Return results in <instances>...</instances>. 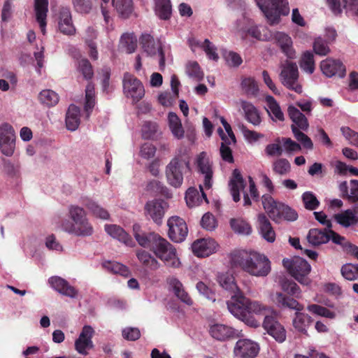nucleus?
<instances>
[{"label": "nucleus", "instance_id": "obj_1", "mask_svg": "<svg viewBox=\"0 0 358 358\" xmlns=\"http://www.w3.org/2000/svg\"><path fill=\"white\" fill-rule=\"evenodd\" d=\"M218 281L222 287L234 292L227 303L229 311L248 326L254 328L259 327V322L252 314L264 313L267 308L259 301L247 298L236 285L232 275L222 274L218 277Z\"/></svg>", "mask_w": 358, "mask_h": 358}, {"label": "nucleus", "instance_id": "obj_2", "mask_svg": "<svg viewBox=\"0 0 358 358\" xmlns=\"http://www.w3.org/2000/svg\"><path fill=\"white\" fill-rule=\"evenodd\" d=\"M231 262L234 266H239L244 271L255 276H266L271 271L269 259L265 255L257 252H235L231 256Z\"/></svg>", "mask_w": 358, "mask_h": 358}, {"label": "nucleus", "instance_id": "obj_3", "mask_svg": "<svg viewBox=\"0 0 358 358\" xmlns=\"http://www.w3.org/2000/svg\"><path fill=\"white\" fill-rule=\"evenodd\" d=\"M189 157L186 148L180 147L176 151L175 156L166 165L165 174L168 183L175 187H180L183 182V176L189 170Z\"/></svg>", "mask_w": 358, "mask_h": 358}, {"label": "nucleus", "instance_id": "obj_4", "mask_svg": "<svg viewBox=\"0 0 358 358\" xmlns=\"http://www.w3.org/2000/svg\"><path fill=\"white\" fill-rule=\"evenodd\" d=\"M275 301L279 307L296 311L292 320L293 326L298 331L306 334L307 329L313 322V319L308 314L301 312L303 310V305L299 303L296 299L287 296L281 292L276 294Z\"/></svg>", "mask_w": 358, "mask_h": 358}, {"label": "nucleus", "instance_id": "obj_5", "mask_svg": "<svg viewBox=\"0 0 358 358\" xmlns=\"http://www.w3.org/2000/svg\"><path fill=\"white\" fill-rule=\"evenodd\" d=\"M262 201L268 215L275 222L278 223L282 220L294 221L298 217V214L294 210L282 202L275 201L271 194H264Z\"/></svg>", "mask_w": 358, "mask_h": 358}, {"label": "nucleus", "instance_id": "obj_6", "mask_svg": "<svg viewBox=\"0 0 358 358\" xmlns=\"http://www.w3.org/2000/svg\"><path fill=\"white\" fill-rule=\"evenodd\" d=\"M150 250L161 259L166 266L179 268L180 262L176 255V250L166 239L159 235L157 237Z\"/></svg>", "mask_w": 358, "mask_h": 358}, {"label": "nucleus", "instance_id": "obj_7", "mask_svg": "<svg viewBox=\"0 0 358 358\" xmlns=\"http://www.w3.org/2000/svg\"><path fill=\"white\" fill-rule=\"evenodd\" d=\"M255 0L257 6L264 13L271 25L277 24L280 20V15H287L289 13L287 0Z\"/></svg>", "mask_w": 358, "mask_h": 358}, {"label": "nucleus", "instance_id": "obj_8", "mask_svg": "<svg viewBox=\"0 0 358 358\" xmlns=\"http://www.w3.org/2000/svg\"><path fill=\"white\" fill-rule=\"evenodd\" d=\"M282 263L291 275L299 282L303 285L309 283L310 280L307 275L310 272L311 266L306 259L300 257H294L291 259H284Z\"/></svg>", "mask_w": 358, "mask_h": 358}, {"label": "nucleus", "instance_id": "obj_9", "mask_svg": "<svg viewBox=\"0 0 358 358\" xmlns=\"http://www.w3.org/2000/svg\"><path fill=\"white\" fill-rule=\"evenodd\" d=\"M267 310L259 315H265L263 327L267 333L276 341L282 343L286 338V331L284 327L278 320V314L268 306L264 305Z\"/></svg>", "mask_w": 358, "mask_h": 358}, {"label": "nucleus", "instance_id": "obj_10", "mask_svg": "<svg viewBox=\"0 0 358 358\" xmlns=\"http://www.w3.org/2000/svg\"><path fill=\"white\" fill-rule=\"evenodd\" d=\"M280 79L282 84L287 89L293 90L298 94L302 93V86L298 81L299 71L296 63L286 62L282 66L280 73Z\"/></svg>", "mask_w": 358, "mask_h": 358}, {"label": "nucleus", "instance_id": "obj_11", "mask_svg": "<svg viewBox=\"0 0 358 358\" xmlns=\"http://www.w3.org/2000/svg\"><path fill=\"white\" fill-rule=\"evenodd\" d=\"M123 91L127 98H131L133 103L138 102L145 95L144 87L140 80L129 73L124 74Z\"/></svg>", "mask_w": 358, "mask_h": 358}, {"label": "nucleus", "instance_id": "obj_12", "mask_svg": "<svg viewBox=\"0 0 358 358\" xmlns=\"http://www.w3.org/2000/svg\"><path fill=\"white\" fill-rule=\"evenodd\" d=\"M15 146V134L12 125L5 122L0 126V149L8 157L11 156Z\"/></svg>", "mask_w": 358, "mask_h": 358}, {"label": "nucleus", "instance_id": "obj_13", "mask_svg": "<svg viewBox=\"0 0 358 358\" xmlns=\"http://www.w3.org/2000/svg\"><path fill=\"white\" fill-rule=\"evenodd\" d=\"M169 237L176 243L182 242L188 234V229L185 220L178 217L173 216L168 220Z\"/></svg>", "mask_w": 358, "mask_h": 358}, {"label": "nucleus", "instance_id": "obj_14", "mask_svg": "<svg viewBox=\"0 0 358 358\" xmlns=\"http://www.w3.org/2000/svg\"><path fill=\"white\" fill-rule=\"evenodd\" d=\"M169 205L163 199H153L146 203L145 213L157 224L160 225Z\"/></svg>", "mask_w": 358, "mask_h": 358}, {"label": "nucleus", "instance_id": "obj_15", "mask_svg": "<svg viewBox=\"0 0 358 358\" xmlns=\"http://www.w3.org/2000/svg\"><path fill=\"white\" fill-rule=\"evenodd\" d=\"M62 227L65 231L78 236H89L94 231L93 227L87 218L74 222L64 220L62 222Z\"/></svg>", "mask_w": 358, "mask_h": 358}, {"label": "nucleus", "instance_id": "obj_16", "mask_svg": "<svg viewBox=\"0 0 358 358\" xmlns=\"http://www.w3.org/2000/svg\"><path fill=\"white\" fill-rule=\"evenodd\" d=\"M196 164L199 171L204 176L203 185L210 189L213 182V164L206 152H200L196 159Z\"/></svg>", "mask_w": 358, "mask_h": 358}, {"label": "nucleus", "instance_id": "obj_17", "mask_svg": "<svg viewBox=\"0 0 358 358\" xmlns=\"http://www.w3.org/2000/svg\"><path fill=\"white\" fill-rule=\"evenodd\" d=\"M94 334V330L90 325H85L78 336L75 341V349L76 351L83 355L88 354L87 350L92 349L94 347L92 342V337Z\"/></svg>", "mask_w": 358, "mask_h": 358}, {"label": "nucleus", "instance_id": "obj_18", "mask_svg": "<svg viewBox=\"0 0 358 358\" xmlns=\"http://www.w3.org/2000/svg\"><path fill=\"white\" fill-rule=\"evenodd\" d=\"M258 345L249 339H240L235 345L234 352L240 358H255L259 352Z\"/></svg>", "mask_w": 358, "mask_h": 358}, {"label": "nucleus", "instance_id": "obj_19", "mask_svg": "<svg viewBox=\"0 0 358 358\" xmlns=\"http://www.w3.org/2000/svg\"><path fill=\"white\" fill-rule=\"evenodd\" d=\"M320 69L327 77L338 76L340 78H343L346 74L345 65L338 59L327 58L321 62Z\"/></svg>", "mask_w": 358, "mask_h": 358}, {"label": "nucleus", "instance_id": "obj_20", "mask_svg": "<svg viewBox=\"0 0 358 358\" xmlns=\"http://www.w3.org/2000/svg\"><path fill=\"white\" fill-rule=\"evenodd\" d=\"M217 244L212 238H201L192 245V252L198 257H208L216 251Z\"/></svg>", "mask_w": 358, "mask_h": 358}, {"label": "nucleus", "instance_id": "obj_21", "mask_svg": "<svg viewBox=\"0 0 358 358\" xmlns=\"http://www.w3.org/2000/svg\"><path fill=\"white\" fill-rule=\"evenodd\" d=\"M140 43L143 50L148 55H154L158 52L160 57L159 65L160 66H164L165 56L162 48L160 45L155 43L151 35L148 34H142L140 38Z\"/></svg>", "mask_w": 358, "mask_h": 358}, {"label": "nucleus", "instance_id": "obj_22", "mask_svg": "<svg viewBox=\"0 0 358 358\" xmlns=\"http://www.w3.org/2000/svg\"><path fill=\"white\" fill-rule=\"evenodd\" d=\"M48 282L54 289L64 296L76 298L78 295L77 289L61 277H51Z\"/></svg>", "mask_w": 358, "mask_h": 358}, {"label": "nucleus", "instance_id": "obj_23", "mask_svg": "<svg viewBox=\"0 0 358 358\" xmlns=\"http://www.w3.org/2000/svg\"><path fill=\"white\" fill-rule=\"evenodd\" d=\"M257 229L262 237L267 242L273 243L275 241V232L264 213H259L257 216Z\"/></svg>", "mask_w": 358, "mask_h": 358}, {"label": "nucleus", "instance_id": "obj_24", "mask_svg": "<svg viewBox=\"0 0 358 358\" xmlns=\"http://www.w3.org/2000/svg\"><path fill=\"white\" fill-rule=\"evenodd\" d=\"M229 186L234 201H239L241 199L240 191L245 189L246 182L238 169H236L233 171L232 177L229 180Z\"/></svg>", "mask_w": 358, "mask_h": 358}, {"label": "nucleus", "instance_id": "obj_25", "mask_svg": "<svg viewBox=\"0 0 358 358\" xmlns=\"http://www.w3.org/2000/svg\"><path fill=\"white\" fill-rule=\"evenodd\" d=\"M274 39L281 51L290 59L295 57V50L293 48L292 38L284 32L278 31L274 35Z\"/></svg>", "mask_w": 358, "mask_h": 358}, {"label": "nucleus", "instance_id": "obj_26", "mask_svg": "<svg viewBox=\"0 0 358 358\" xmlns=\"http://www.w3.org/2000/svg\"><path fill=\"white\" fill-rule=\"evenodd\" d=\"M209 333L210 336L218 341H226L233 338L236 335V331L229 326L222 324H215L210 327Z\"/></svg>", "mask_w": 358, "mask_h": 358}, {"label": "nucleus", "instance_id": "obj_27", "mask_svg": "<svg viewBox=\"0 0 358 358\" xmlns=\"http://www.w3.org/2000/svg\"><path fill=\"white\" fill-rule=\"evenodd\" d=\"M34 12L36 22L39 24L42 34L45 35L47 13L48 12V0H34Z\"/></svg>", "mask_w": 358, "mask_h": 358}, {"label": "nucleus", "instance_id": "obj_28", "mask_svg": "<svg viewBox=\"0 0 358 358\" xmlns=\"http://www.w3.org/2000/svg\"><path fill=\"white\" fill-rule=\"evenodd\" d=\"M59 31L66 35L71 36L76 33V28L72 22V17L69 8H62L59 12Z\"/></svg>", "mask_w": 358, "mask_h": 358}, {"label": "nucleus", "instance_id": "obj_29", "mask_svg": "<svg viewBox=\"0 0 358 358\" xmlns=\"http://www.w3.org/2000/svg\"><path fill=\"white\" fill-rule=\"evenodd\" d=\"M327 3L331 10L336 14H341L342 8L349 9L358 15V0H327Z\"/></svg>", "mask_w": 358, "mask_h": 358}, {"label": "nucleus", "instance_id": "obj_30", "mask_svg": "<svg viewBox=\"0 0 358 358\" xmlns=\"http://www.w3.org/2000/svg\"><path fill=\"white\" fill-rule=\"evenodd\" d=\"M136 255L141 266L146 271H155L160 266L158 260L148 251L140 249L136 250Z\"/></svg>", "mask_w": 358, "mask_h": 358}, {"label": "nucleus", "instance_id": "obj_31", "mask_svg": "<svg viewBox=\"0 0 358 358\" xmlns=\"http://www.w3.org/2000/svg\"><path fill=\"white\" fill-rule=\"evenodd\" d=\"M329 230L320 229H310L307 235L308 243L313 246H319L330 241Z\"/></svg>", "mask_w": 358, "mask_h": 358}, {"label": "nucleus", "instance_id": "obj_32", "mask_svg": "<svg viewBox=\"0 0 358 358\" xmlns=\"http://www.w3.org/2000/svg\"><path fill=\"white\" fill-rule=\"evenodd\" d=\"M105 230L113 238L117 239L127 245H132L131 238L121 227L116 224H106Z\"/></svg>", "mask_w": 358, "mask_h": 358}, {"label": "nucleus", "instance_id": "obj_33", "mask_svg": "<svg viewBox=\"0 0 358 358\" xmlns=\"http://www.w3.org/2000/svg\"><path fill=\"white\" fill-rule=\"evenodd\" d=\"M134 236L138 244L144 248H149L151 249L157 237L159 234L155 233H144L140 230L138 224H134L133 227Z\"/></svg>", "mask_w": 358, "mask_h": 358}, {"label": "nucleus", "instance_id": "obj_34", "mask_svg": "<svg viewBox=\"0 0 358 358\" xmlns=\"http://www.w3.org/2000/svg\"><path fill=\"white\" fill-rule=\"evenodd\" d=\"M80 124V108L74 104H71L66 115V128L75 131Z\"/></svg>", "mask_w": 358, "mask_h": 358}, {"label": "nucleus", "instance_id": "obj_35", "mask_svg": "<svg viewBox=\"0 0 358 358\" xmlns=\"http://www.w3.org/2000/svg\"><path fill=\"white\" fill-rule=\"evenodd\" d=\"M112 5L122 18H128L134 11L132 0H112Z\"/></svg>", "mask_w": 358, "mask_h": 358}, {"label": "nucleus", "instance_id": "obj_36", "mask_svg": "<svg viewBox=\"0 0 358 358\" xmlns=\"http://www.w3.org/2000/svg\"><path fill=\"white\" fill-rule=\"evenodd\" d=\"M241 107L245 113L246 120L253 125H259L261 117L256 107L250 102L243 101Z\"/></svg>", "mask_w": 358, "mask_h": 358}, {"label": "nucleus", "instance_id": "obj_37", "mask_svg": "<svg viewBox=\"0 0 358 358\" xmlns=\"http://www.w3.org/2000/svg\"><path fill=\"white\" fill-rule=\"evenodd\" d=\"M156 15L164 20H167L171 15V4L170 0H154Z\"/></svg>", "mask_w": 358, "mask_h": 358}, {"label": "nucleus", "instance_id": "obj_38", "mask_svg": "<svg viewBox=\"0 0 358 358\" xmlns=\"http://www.w3.org/2000/svg\"><path fill=\"white\" fill-rule=\"evenodd\" d=\"M168 120L169 126L173 135L178 139L183 138L185 131L178 116L174 113H169Z\"/></svg>", "mask_w": 358, "mask_h": 358}, {"label": "nucleus", "instance_id": "obj_39", "mask_svg": "<svg viewBox=\"0 0 358 358\" xmlns=\"http://www.w3.org/2000/svg\"><path fill=\"white\" fill-rule=\"evenodd\" d=\"M83 204L96 217L103 220L109 219L110 215L108 210L99 206L94 201L87 199L84 200Z\"/></svg>", "mask_w": 358, "mask_h": 358}, {"label": "nucleus", "instance_id": "obj_40", "mask_svg": "<svg viewBox=\"0 0 358 358\" xmlns=\"http://www.w3.org/2000/svg\"><path fill=\"white\" fill-rule=\"evenodd\" d=\"M230 227L236 233L242 235H250L252 232L251 225L243 218H231Z\"/></svg>", "mask_w": 358, "mask_h": 358}, {"label": "nucleus", "instance_id": "obj_41", "mask_svg": "<svg viewBox=\"0 0 358 358\" xmlns=\"http://www.w3.org/2000/svg\"><path fill=\"white\" fill-rule=\"evenodd\" d=\"M266 101L268 106V109L267 110V112L271 115V114L273 115L271 118L273 120H279V121H283L285 120L284 118V114L282 111L281 110V108L276 101V100L272 96L268 95L266 96Z\"/></svg>", "mask_w": 358, "mask_h": 358}, {"label": "nucleus", "instance_id": "obj_42", "mask_svg": "<svg viewBox=\"0 0 358 358\" xmlns=\"http://www.w3.org/2000/svg\"><path fill=\"white\" fill-rule=\"evenodd\" d=\"M38 99L42 104L52 107L57 104L59 98L55 92L51 90H44L39 93Z\"/></svg>", "mask_w": 358, "mask_h": 358}, {"label": "nucleus", "instance_id": "obj_43", "mask_svg": "<svg viewBox=\"0 0 358 358\" xmlns=\"http://www.w3.org/2000/svg\"><path fill=\"white\" fill-rule=\"evenodd\" d=\"M282 289L287 293V296L294 299L301 297V291L299 286L294 281L289 280H283L281 284ZM285 295V294H284Z\"/></svg>", "mask_w": 358, "mask_h": 358}, {"label": "nucleus", "instance_id": "obj_44", "mask_svg": "<svg viewBox=\"0 0 358 358\" xmlns=\"http://www.w3.org/2000/svg\"><path fill=\"white\" fill-rule=\"evenodd\" d=\"M335 218L338 223L345 227L355 224L358 222V217L350 210H347L342 213L336 215Z\"/></svg>", "mask_w": 358, "mask_h": 358}, {"label": "nucleus", "instance_id": "obj_45", "mask_svg": "<svg viewBox=\"0 0 358 358\" xmlns=\"http://www.w3.org/2000/svg\"><path fill=\"white\" fill-rule=\"evenodd\" d=\"M300 67L305 72L311 74L315 71L314 56L310 51L305 52L300 60Z\"/></svg>", "mask_w": 358, "mask_h": 358}, {"label": "nucleus", "instance_id": "obj_46", "mask_svg": "<svg viewBox=\"0 0 358 358\" xmlns=\"http://www.w3.org/2000/svg\"><path fill=\"white\" fill-rule=\"evenodd\" d=\"M301 199L304 208L308 210H316L320 204L315 194L310 191H307L303 193Z\"/></svg>", "mask_w": 358, "mask_h": 358}, {"label": "nucleus", "instance_id": "obj_47", "mask_svg": "<svg viewBox=\"0 0 358 358\" xmlns=\"http://www.w3.org/2000/svg\"><path fill=\"white\" fill-rule=\"evenodd\" d=\"M342 276L350 281L355 280L358 278V264H345L341 268Z\"/></svg>", "mask_w": 358, "mask_h": 358}, {"label": "nucleus", "instance_id": "obj_48", "mask_svg": "<svg viewBox=\"0 0 358 358\" xmlns=\"http://www.w3.org/2000/svg\"><path fill=\"white\" fill-rule=\"evenodd\" d=\"M121 43L127 53L134 52L137 47V38L134 34H124L121 37Z\"/></svg>", "mask_w": 358, "mask_h": 358}, {"label": "nucleus", "instance_id": "obj_49", "mask_svg": "<svg viewBox=\"0 0 358 358\" xmlns=\"http://www.w3.org/2000/svg\"><path fill=\"white\" fill-rule=\"evenodd\" d=\"M103 266L113 273H117L123 276H128L129 274V268L117 262H106L103 264Z\"/></svg>", "mask_w": 358, "mask_h": 358}, {"label": "nucleus", "instance_id": "obj_50", "mask_svg": "<svg viewBox=\"0 0 358 358\" xmlns=\"http://www.w3.org/2000/svg\"><path fill=\"white\" fill-rule=\"evenodd\" d=\"M75 11L81 14H88L93 8V0H71Z\"/></svg>", "mask_w": 358, "mask_h": 358}, {"label": "nucleus", "instance_id": "obj_51", "mask_svg": "<svg viewBox=\"0 0 358 358\" xmlns=\"http://www.w3.org/2000/svg\"><path fill=\"white\" fill-rule=\"evenodd\" d=\"M307 309L313 314L324 317L326 318L334 319L336 317V313L320 305L310 304L308 306Z\"/></svg>", "mask_w": 358, "mask_h": 358}, {"label": "nucleus", "instance_id": "obj_52", "mask_svg": "<svg viewBox=\"0 0 358 358\" xmlns=\"http://www.w3.org/2000/svg\"><path fill=\"white\" fill-rule=\"evenodd\" d=\"M291 166L287 159L280 158L273 164V171L279 175L284 176L290 172Z\"/></svg>", "mask_w": 358, "mask_h": 358}, {"label": "nucleus", "instance_id": "obj_53", "mask_svg": "<svg viewBox=\"0 0 358 358\" xmlns=\"http://www.w3.org/2000/svg\"><path fill=\"white\" fill-rule=\"evenodd\" d=\"M194 45L201 47L210 59L217 61L219 59V56L216 52V48L211 44L208 39H205L202 44H200L198 41L194 42Z\"/></svg>", "mask_w": 358, "mask_h": 358}, {"label": "nucleus", "instance_id": "obj_54", "mask_svg": "<svg viewBox=\"0 0 358 358\" xmlns=\"http://www.w3.org/2000/svg\"><path fill=\"white\" fill-rule=\"evenodd\" d=\"M291 129L296 139L301 142L304 148L307 149H313V143L311 139L306 134L301 131L294 124H292Z\"/></svg>", "mask_w": 358, "mask_h": 358}, {"label": "nucleus", "instance_id": "obj_55", "mask_svg": "<svg viewBox=\"0 0 358 358\" xmlns=\"http://www.w3.org/2000/svg\"><path fill=\"white\" fill-rule=\"evenodd\" d=\"M185 201L187 205L192 208L200 205L202 199H200L197 189L194 187H190L186 192Z\"/></svg>", "mask_w": 358, "mask_h": 358}, {"label": "nucleus", "instance_id": "obj_56", "mask_svg": "<svg viewBox=\"0 0 358 358\" xmlns=\"http://www.w3.org/2000/svg\"><path fill=\"white\" fill-rule=\"evenodd\" d=\"M329 43L321 37L315 39L313 43V50L315 54L324 56L330 52Z\"/></svg>", "mask_w": 358, "mask_h": 358}, {"label": "nucleus", "instance_id": "obj_57", "mask_svg": "<svg viewBox=\"0 0 358 358\" xmlns=\"http://www.w3.org/2000/svg\"><path fill=\"white\" fill-rule=\"evenodd\" d=\"M186 72L189 77L200 81L203 78V73L196 62H189L186 66Z\"/></svg>", "mask_w": 358, "mask_h": 358}, {"label": "nucleus", "instance_id": "obj_58", "mask_svg": "<svg viewBox=\"0 0 358 358\" xmlns=\"http://www.w3.org/2000/svg\"><path fill=\"white\" fill-rule=\"evenodd\" d=\"M69 215L72 222L80 221L87 219L85 210L78 206L71 205L69 208Z\"/></svg>", "mask_w": 358, "mask_h": 358}, {"label": "nucleus", "instance_id": "obj_59", "mask_svg": "<svg viewBox=\"0 0 358 358\" xmlns=\"http://www.w3.org/2000/svg\"><path fill=\"white\" fill-rule=\"evenodd\" d=\"M157 124L155 122L147 121L142 126V136L145 139L152 138L157 130Z\"/></svg>", "mask_w": 358, "mask_h": 358}, {"label": "nucleus", "instance_id": "obj_60", "mask_svg": "<svg viewBox=\"0 0 358 358\" xmlns=\"http://www.w3.org/2000/svg\"><path fill=\"white\" fill-rule=\"evenodd\" d=\"M78 70L86 80H90L94 75L92 64L87 59L79 61Z\"/></svg>", "mask_w": 358, "mask_h": 358}, {"label": "nucleus", "instance_id": "obj_61", "mask_svg": "<svg viewBox=\"0 0 358 358\" xmlns=\"http://www.w3.org/2000/svg\"><path fill=\"white\" fill-rule=\"evenodd\" d=\"M241 86L248 94L256 95L259 90L256 81L252 78H244L241 82Z\"/></svg>", "mask_w": 358, "mask_h": 358}, {"label": "nucleus", "instance_id": "obj_62", "mask_svg": "<svg viewBox=\"0 0 358 358\" xmlns=\"http://www.w3.org/2000/svg\"><path fill=\"white\" fill-rule=\"evenodd\" d=\"M341 131L350 144L358 147V133L349 127H342Z\"/></svg>", "mask_w": 358, "mask_h": 358}, {"label": "nucleus", "instance_id": "obj_63", "mask_svg": "<svg viewBox=\"0 0 358 358\" xmlns=\"http://www.w3.org/2000/svg\"><path fill=\"white\" fill-rule=\"evenodd\" d=\"M230 144V141H229L228 142H222L220 148V153L223 161L228 163H233L234 160L232 155V150L229 147V145Z\"/></svg>", "mask_w": 358, "mask_h": 358}, {"label": "nucleus", "instance_id": "obj_64", "mask_svg": "<svg viewBox=\"0 0 358 358\" xmlns=\"http://www.w3.org/2000/svg\"><path fill=\"white\" fill-rule=\"evenodd\" d=\"M201 227L208 231H213L217 227V222L212 213L204 214L201 220Z\"/></svg>", "mask_w": 358, "mask_h": 358}]
</instances>
